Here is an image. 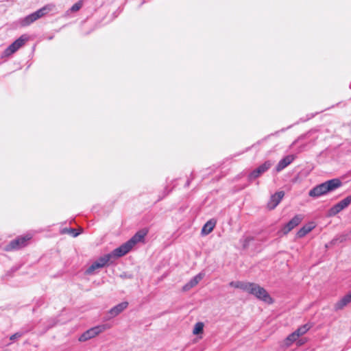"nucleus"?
Segmentation results:
<instances>
[{
    "label": "nucleus",
    "mask_w": 351,
    "mask_h": 351,
    "mask_svg": "<svg viewBox=\"0 0 351 351\" xmlns=\"http://www.w3.org/2000/svg\"><path fill=\"white\" fill-rule=\"evenodd\" d=\"M189 183H190V182H189V180H188V181L186 182V186H189Z\"/></svg>",
    "instance_id": "nucleus-30"
},
{
    "label": "nucleus",
    "mask_w": 351,
    "mask_h": 351,
    "mask_svg": "<svg viewBox=\"0 0 351 351\" xmlns=\"http://www.w3.org/2000/svg\"><path fill=\"white\" fill-rule=\"evenodd\" d=\"M132 250V247L130 245V244L127 242L122 244L119 247L114 249L111 253L109 254V255H111L112 258H119L124 255H125L127 253H128Z\"/></svg>",
    "instance_id": "nucleus-9"
},
{
    "label": "nucleus",
    "mask_w": 351,
    "mask_h": 351,
    "mask_svg": "<svg viewBox=\"0 0 351 351\" xmlns=\"http://www.w3.org/2000/svg\"><path fill=\"white\" fill-rule=\"evenodd\" d=\"M312 325L310 324H306L304 325L301 326L297 330H295V332L298 335L299 337L305 334L311 328Z\"/></svg>",
    "instance_id": "nucleus-20"
},
{
    "label": "nucleus",
    "mask_w": 351,
    "mask_h": 351,
    "mask_svg": "<svg viewBox=\"0 0 351 351\" xmlns=\"http://www.w3.org/2000/svg\"><path fill=\"white\" fill-rule=\"evenodd\" d=\"M202 278H203V275L201 274L196 275L187 284H186L183 287V290L188 291L190 289L194 287L199 283V282L202 279Z\"/></svg>",
    "instance_id": "nucleus-17"
},
{
    "label": "nucleus",
    "mask_w": 351,
    "mask_h": 351,
    "mask_svg": "<svg viewBox=\"0 0 351 351\" xmlns=\"http://www.w3.org/2000/svg\"><path fill=\"white\" fill-rule=\"evenodd\" d=\"M302 220L301 215H295L293 217L282 229V232L284 234H288L295 227L298 226Z\"/></svg>",
    "instance_id": "nucleus-10"
},
{
    "label": "nucleus",
    "mask_w": 351,
    "mask_h": 351,
    "mask_svg": "<svg viewBox=\"0 0 351 351\" xmlns=\"http://www.w3.org/2000/svg\"><path fill=\"white\" fill-rule=\"evenodd\" d=\"M29 239V238L26 237H18L11 241L10 243L5 247V250L6 251L19 250L26 245L27 241Z\"/></svg>",
    "instance_id": "nucleus-7"
},
{
    "label": "nucleus",
    "mask_w": 351,
    "mask_h": 351,
    "mask_svg": "<svg viewBox=\"0 0 351 351\" xmlns=\"http://www.w3.org/2000/svg\"><path fill=\"white\" fill-rule=\"evenodd\" d=\"M299 338L298 335L294 331L291 334H290L285 339V344L287 346H289L292 343L295 341Z\"/></svg>",
    "instance_id": "nucleus-22"
},
{
    "label": "nucleus",
    "mask_w": 351,
    "mask_h": 351,
    "mask_svg": "<svg viewBox=\"0 0 351 351\" xmlns=\"http://www.w3.org/2000/svg\"><path fill=\"white\" fill-rule=\"evenodd\" d=\"M250 282H242V281H232L229 283V285L230 287L240 289L244 291L247 292L248 286Z\"/></svg>",
    "instance_id": "nucleus-18"
},
{
    "label": "nucleus",
    "mask_w": 351,
    "mask_h": 351,
    "mask_svg": "<svg viewBox=\"0 0 351 351\" xmlns=\"http://www.w3.org/2000/svg\"><path fill=\"white\" fill-rule=\"evenodd\" d=\"M64 232H69L72 234L73 237H75L80 234L79 232L74 228L65 229Z\"/></svg>",
    "instance_id": "nucleus-27"
},
{
    "label": "nucleus",
    "mask_w": 351,
    "mask_h": 351,
    "mask_svg": "<svg viewBox=\"0 0 351 351\" xmlns=\"http://www.w3.org/2000/svg\"><path fill=\"white\" fill-rule=\"evenodd\" d=\"M338 240L339 241V242H343L344 241H346V237L345 235H341V236H340L338 239H333V240L332 241V243H336V241H338Z\"/></svg>",
    "instance_id": "nucleus-28"
},
{
    "label": "nucleus",
    "mask_w": 351,
    "mask_h": 351,
    "mask_svg": "<svg viewBox=\"0 0 351 351\" xmlns=\"http://www.w3.org/2000/svg\"><path fill=\"white\" fill-rule=\"evenodd\" d=\"M252 238H251V237H247V238H246V239H245V243L244 244V247H245L246 245H247V244L250 241H252Z\"/></svg>",
    "instance_id": "nucleus-29"
},
{
    "label": "nucleus",
    "mask_w": 351,
    "mask_h": 351,
    "mask_svg": "<svg viewBox=\"0 0 351 351\" xmlns=\"http://www.w3.org/2000/svg\"><path fill=\"white\" fill-rule=\"evenodd\" d=\"M294 160V156L293 155H288L281 159L278 165L276 167V170L278 172L281 171L285 167H287L289 165H290Z\"/></svg>",
    "instance_id": "nucleus-12"
},
{
    "label": "nucleus",
    "mask_w": 351,
    "mask_h": 351,
    "mask_svg": "<svg viewBox=\"0 0 351 351\" xmlns=\"http://www.w3.org/2000/svg\"><path fill=\"white\" fill-rule=\"evenodd\" d=\"M128 302H123L114 306L108 312V313L110 315L109 318H112V317H114L118 315L123 310H125L128 307Z\"/></svg>",
    "instance_id": "nucleus-13"
},
{
    "label": "nucleus",
    "mask_w": 351,
    "mask_h": 351,
    "mask_svg": "<svg viewBox=\"0 0 351 351\" xmlns=\"http://www.w3.org/2000/svg\"><path fill=\"white\" fill-rule=\"evenodd\" d=\"M216 225V220L212 219L208 221L202 229V234L207 235L210 234L214 229Z\"/></svg>",
    "instance_id": "nucleus-16"
},
{
    "label": "nucleus",
    "mask_w": 351,
    "mask_h": 351,
    "mask_svg": "<svg viewBox=\"0 0 351 351\" xmlns=\"http://www.w3.org/2000/svg\"><path fill=\"white\" fill-rule=\"evenodd\" d=\"M108 324L98 325L85 331L80 337L81 342L86 341L110 328Z\"/></svg>",
    "instance_id": "nucleus-4"
},
{
    "label": "nucleus",
    "mask_w": 351,
    "mask_h": 351,
    "mask_svg": "<svg viewBox=\"0 0 351 351\" xmlns=\"http://www.w3.org/2000/svg\"><path fill=\"white\" fill-rule=\"evenodd\" d=\"M25 332H21V331L17 332L13 334L12 335H11L10 337V339L11 341H14L15 339L23 337L25 335Z\"/></svg>",
    "instance_id": "nucleus-26"
},
{
    "label": "nucleus",
    "mask_w": 351,
    "mask_h": 351,
    "mask_svg": "<svg viewBox=\"0 0 351 351\" xmlns=\"http://www.w3.org/2000/svg\"><path fill=\"white\" fill-rule=\"evenodd\" d=\"M82 5H83L82 1H79L77 3H75L74 5H73L70 10L72 12H77L82 7Z\"/></svg>",
    "instance_id": "nucleus-25"
},
{
    "label": "nucleus",
    "mask_w": 351,
    "mask_h": 351,
    "mask_svg": "<svg viewBox=\"0 0 351 351\" xmlns=\"http://www.w3.org/2000/svg\"><path fill=\"white\" fill-rule=\"evenodd\" d=\"M101 268V265L95 263V261L90 265L88 267V268L85 271V274H87V275H91L94 273V271L97 269H100Z\"/></svg>",
    "instance_id": "nucleus-23"
},
{
    "label": "nucleus",
    "mask_w": 351,
    "mask_h": 351,
    "mask_svg": "<svg viewBox=\"0 0 351 351\" xmlns=\"http://www.w3.org/2000/svg\"><path fill=\"white\" fill-rule=\"evenodd\" d=\"M351 204V195H349L334 205L328 210V216L332 217L347 208Z\"/></svg>",
    "instance_id": "nucleus-5"
},
{
    "label": "nucleus",
    "mask_w": 351,
    "mask_h": 351,
    "mask_svg": "<svg viewBox=\"0 0 351 351\" xmlns=\"http://www.w3.org/2000/svg\"><path fill=\"white\" fill-rule=\"evenodd\" d=\"M285 195V192L281 191L272 195L267 203V207L270 210L274 209L280 202Z\"/></svg>",
    "instance_id": "nucleus-11"
},
{
    "label": "nucleus",
    "mask_w": 351,
    "mask_h": 351,
    "mask_svg": "<svg viewBox=\"0 0 351 351\" xmlns=\"http://www.w3.org/2000/svg\"><path fill=\"white\" fill-rule=\"evenodd\" d=\"M27 40V38L22 35L20 38L13 42L8 47H7L4 52V56H10V55L15 53L19 48H21Z\"/></svg>",
    "instance_id": "nucleus-6"
},
{
    "label": "nucleus",
    "mask_w": 351,
    "mask_h": 351,
    "mask_svg": "<svg viewBox=\"0 0 351 351\" xmlns=\"http://www.w3.org/2000/svg\"><path fill=\"white\" fill-rule=\"evenodd\" d=\"M247 292L266 303H273V300L267 291L258 284L250 282Z\"/></svg>",
    "instance_id": "nucleus-3"
},
{
    "label": "nucleus",
    "mask_w": 351,
    "mask_h": 351,
    "mask_svg": "<svg viewBox=\"0 0 351 351\" xmlns=\"http://www.w3.org/2000/svg\"><path fill=\"white\" fill-rule=\"evenodd\" d=\"M204 330V324L202 322H197L195 324L193 333L194 335H199L203 332Z\"/></svg>",
    "instance_id": "nucleus-24"
},
{
    "label": "nucleus",
    "mask_w": 351,
    "mask_h": 351,
    "mask_svg": "<svg viewBox=\"0 0 351 351\" xmlns=\"http://www.w3.org/2000/svg\"><path fill=\"white\" fill-rule=\"evenodd\" d=\"M146 234L147 231H138L129 241H128V243L132 248L137 243L143 241Z\"/></svg>",
    "instance_id": "nucleus-14"
},
{
    "label": "nucleus",
    "mask_w": 351,
    "mask_h": 351,
    "mask_svg": "<svg viewBox=\"0 0 351 351\" xmlns=\"http://www.w3.org/2000/svg\"><path fill=\"white\" fill-rule=\"evenodd\" d=\"M313 228V226L311 224L306 225L303 226L302 228L300 229V230L298 232L297 235L298 237L301 238L304 237L306 234L310 232L312 229Z\"/></svg>",
    "instance_id": "nucleus-19"
},
{
    "label": "nucleus",
    "mask_w": 351,
    "mask_h": 351,
    "mask_svg": "<svg viewBox=\"0 0 351 351\" xmlns=\"http://www.w3.org/2000/svg\"><path fill=\"white\" fill-rule=\"evenodd\" d=\"M351 302V291L345 295L339 302L335 304V308L336 310L342 309L348 304Z\"/></svg>",
    "instance_id": "nucleus-15"
},
{
    "label": "nucleus",
    "mask_w": 351,
    "mask_h": 351,
    "mask_svg": "<svg viewBox=\"0 0 351 351\" xmlns=\"http://www.w3.org/2000/svg\"><path fill=\"white\" fill-rule=\"evenodd\" d=\"M341 185L342 182L339 178L331 179L314 186L309 191L308 195L313 198H318L335 191Z\"/></svg>",
    "instance_id": "nucleus-1"
},
{
    "label": "nucleus",
    "mask_w": 351,
    "mask_h": 351,
    "mask_svg": "<svg viewBox=\"0 0 351 351\" xmlns=\"http://www.w3.org/2000/svg\"><path fill=\"white\" fill-rule=\"evenodd\" d=\"M272 166V162L270 160L265 161L263 164L261 165L259 167H258L256 169L253 170L249 175V180H254L259 176H261L262 174H263L265 172L268 171L271 167Z\"/></svg>",
    "instance_id": "nucleus-8"
},
{
    "label": "nucleus",
    "mask_w": 351,
    "mask_h": 351,
    "mask_svg": "<svg viewBox=\"0 0 351 351\" xmlns=\"http://www.w3.org/2000/svg\"><path fill=\"white\" fill-rule=\"evenodd\" d=\"M52 8L53 5H45L44 7L26 16L25 17L20 19L19 20V23L21 27L28 26L34 22H35L36 21H37L38 19L46 15L49 12H50L52 10Z\"/></svg>",
    "instance_id": "nucleus-2"
},
{
    "label": "nucleus",
    "mask_w": 351,
    "mask_h": 351,
    "mask_svg": "<svg viewBox=\"0 0 351 351\" xmlns=\"http://www.w3.org/2000/svg\"><path fill=\"white\" fill-rule=\"evenodd\" d=\"M111 255L109 254L104 255L102 257H100L98 260L95 261V263L101 265V267H104L107 263L110 261Z\"/></svg>",
    "instance_id": "nucleus-21"
}]
</instances>
